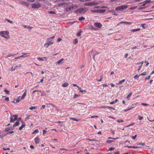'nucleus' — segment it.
<instances>
[{
	"mask_svg": "<svg viewBox=\"0 0 154 154\" xmlns=\"http://www.w3.org/2000/svg\"><path fill=\"white\" fill-rule=\"evenodd\" d=\"M0 36L5 38H8L7 37L9 38V32L7 31H0Z\"/></svg>",
	"mask_w": 154,
	"mask_h": 154,
	"instance_id": "obj_1",
	"label": "nucleus"
},
{
	"mask_svg": "<svg viewBox=\"0 0 154 154\" xmlns=\"http://www.w3.org/2000/svg\"><path fill=\"white\" fill-rule=\"evenodd\" d=\"M31 7L33 9H37L41 7V5L40 3L36 2L31 4Z\"/></svg>",
	"mask_w": 154,
	"mask_h": 154,
	"instance_id": "obj_2",
	"label": "nucleus"
},
{
	"mask_svg": "<svg viewBox=\"0 0 154 154\" xmlns=\"http://www.w3.org/2000/svg\"><path fill=\"white\" fill-rule=\"evenodd\" d=\"M86 11V9L85 8H81L77 9L75 12L78 14H80L85 13Z\"/></svg>",
	"mask_w": 154,
	"mask_h": 154,
	"instance_id": "obj_3",
	"label": "nucleus"
},
{
	"mask_svg": "<svg viewBox=\"0 0 154 154\" xmlns=\"http://www.w3.org/2000/svg\"><path fill=\"white\" fill-rule=\"evenodd\" d=\"M18 116L17 115H11L10 116V122L12 123L16 120H17V118Z\"/></svg>",
	"mask_w": 154,
	"mask_h": 154,
	"instance_id": "obj_4",
	"label": "nucleus"
},
{
	"mask_svg": "<svg viewBox=\"0 0 154 154\" xmlns=\"http://www.w3.org/2000/svg\"><path fill=\"white\" fill-rule=\"evenodd\" d=\"M127 5H122L116 8L115 10L116 11H120L121 10H123L124 9H126L127 8Z\"/></svg>",
	"mask_w": 154,
	"mask_h": 154,
	"instance_id": "obj_5",
	"label": "nucleus"
},
{
	"mask_svg": "<svg viewBox=\"0 0 154 154\" xmlns=\"http://www.w3.org/2000/svg\"><path fill=\"white\" fill-rule=\"evenodd\" d=\"M20 3L21 5L25 6L27 7H29L30 6V5L29 3H28L25 1H21L20 2Z\"/></svg>",
	"mask_w": 154,
	"mask_h": 154,
	"instance_id": "obj_6",
	"label": "nucleus"
},
{
	"mask_svg": "<svg viewBox=\"0 0 154 154\" xmlns=\"http://www.w3.org/2000/svg\"><path fill=\"white\" fill-rule=\"evenodd\" d=\"M94 25L95 27H97L99 29L101 28L102 26L101 23L98 22L94 23Z\"/></svg>",
	"mask_w": 154,
	"mask_h": 154,
	"instance_id": "obj_7",
	"label": "nucleus"
},
{
	"mask_svg": "<svg viewBox=\"0 0 154 154\" xmlns=\"http://www.w3.org/2000/svg\"><path fill=\"white\" fill-rule=\"evenodd\" d=\"M151 2V1L150 0H146V1H144L142 3H142L143 5H142V6H144L145 5Z\"/></svg>",
	"mask_w": 154,
	"mask_h": 154,
	"instance_id": "obj_8",
	"label": "nucleus"
},
{
	"mask_svg": "<svg viewBox=\"0 0 154 154\" xmlns=\"http://www.w3.org/2000/svg\"><path fill=\"white\" fill-rule=\"evenodd\" d=\"M22 55H21V56H20V57H17V58H15V59L18 58L20 57H27V56H29V55H26L27 54L25 53H22Z\"/></svg>",
	"mask_w": 154,
	"mask_h": 154,
	"instance_id": "obj_9",
	"label": "nucleus"
},
{
	"mask_svg": "<svg viewBox=\"0 0 154 154\" xmlns=\"http://www.w3.org/2000/svg\"><path fill=\"white\" fill-rule=\"evenodd\" d=\"M89 29L91 30H94V31H97L98 30V29L95 28L94 26L93 25H91L90 26H89Z\"/></svg>",
	"mask_w": 154,
	"mask_h": 154,
	"instance_id": "obj_10",
	"label": "nucleus"
},
{
	"mask_svg": "<svg viewBox=\"0 0 154 154\" xmlns=\"http://www.w3.org/2000/svg\"><path fill=\"white\" fill-rule=\"evenodd\" d=\"M34 141L35 143L36 144H38L40 142L39 139L38 137H36L35 138Z\"/></svg>",
	"mask_w": 154,
	"mask_h": 154,
	"instance_id": "obj_11",
	"label": "nucleus"
},
{
	"mask_svg": "<svg viewBox=\"0 0 154 154\" xmlns=\"http://www.w3.org/2000/svg\"><path fill=\"white\" fill-rule=\"evenodd\" d=\"M78 8V6L76 5H72V6L69 8V10H70L71 8L76 9Z\"/></svg>",
	"mask_w": 154,
	"mask_h": 154,
	"instance_id": "obj_12",
	"label": "nucleus"
},
{
	"mask_svg": "<svg viewBox=\"0 0 154 154\" xmlns=\"http://www.w3.org/2000/svg\"><path fill=\"white\" fill-rule=\"evenodd\" d=\"M27 92V91L26 90H25V92H24V93L23 94V95L22 97H20V100H23L24 99V97H26V92Z\"/></svg>",
	"mask_w": 154,
	"mask_h": 154,
	"instance_id": "obj_13",
	"label": "nucleus"
},
{
	"mask_svg": "<svg viewBox=\"0 0 154 154\" xmlns=\"http://www.w3.org/2000/svg\"><path fill=\"white\" fill-rule=\"evenodd\" d=\"M53 44V42H50L48 43L45 44H44L45 46H46L47 48H48L50 45H51Z\"/></svg>",
	"mask_w": 154,
	"mask_h": 154,
	"instance_id": "obj_14",
	"label": "nucleus"
},
{
	"mask_svg": "<svg viewBox=\"0 0 154 154\" xmlns=\"http://www.w3.org/2000/svg\"><path fill=\"white\" fill-rule=\"evenodd\" d=\"M64 60V59L63 58H62L60 60H59L58 61H57V62L56 63L57 64H60V63H61L62 61H63Z\"/></svg>",
	"mask_w": 154,
	"mask_h": 154,
	"instance_id": "obj_15",
	"label": "nucleus"
},
{
	"mask_svg": "<svg viewBox=\"0 0 154 154\" xmlns=\"http://www.w3.org/2000/svg\"><path fill=\"white\" fill-rule=\"evenodd\" d=\"M91 6H96L98 4V3L97 2H91Z\"/></svg>",
	"mask_w": 154,
	"mask_h": 154,
	"instance_id": "obj_16",
	"label": "nucleus"
},
{
	"mask_svg": "<svg viewBox=\"0 0 154 154\" xmlns=\"http://www.w3.org/2000/svg\"><path fill=\"white\" fill-rule=\"evenodd\" d=\"M69 85V84L67 82H65L63 84L62 86L65 87H67Z\"/></svg>",
	"mask_w": 154,
	"mask_h": 154,
	"instance_id": "obj_17",
	"label": "nucleus"
},
{
	"mask_svg": "<svg viewBox=\"0 0 154 154\" xmlns=\"http://www.w3.org/2000/svg\"><path fill=\"white\" fill-rule=\"evenodd\" d=\"M20 123L18 121H17L13 125V127L14 128L18 126L19 125Z\"/></svg>",
	"mask_w": 154,
	"mask_h": 154,
	"instance_id": "obj_18",
	"label": "nucleus"
},
{
	"mask_svg": "<svg viewBox=\"0 0 154 154\" xmlns=\"http://www.w3.org/2000/svg\"><path fill=\"white\" fill-rule=\"evenodd\" d=\"M140 30V28H137L135 29H132L131 30V32H136L139 31Z\"/></svg>",
	"mask_w": 154,
	"mask_h": 154,
	"instance_id": "obj_19",
	"label": "nucleus"
},
{
	"mask_svg": "<svg viewBox=\"0 0 154 154\" xmlns=\"http://www.w3.org/2000/svg\"><path fill=\"white\" fill-rule=\"evenodd\" d=\"M118 101V99H115V100H114L112 102H110V104L112 105L113 104H115L117 103Z\"/></svg>",
	"mask_w": 154,
	"mask_h": 154,
	"instance_id": "obj_20",
	"label": "nucleus"
},
{
	"mask_svg": "<svg viewBox=\"0 0 154 154\" xmlns=\"http://www.w3.org/2000/svg\"><path fill=\"white\" fill-rule=\"evenodd\" d=\"M125 79H122L119 81L118 83L117 84L118 85H120L121 84H122L123 82H124L125 81Z\"/></svg>",
	"mask_w": 154,
	"mask_h": 154,
	"instance_id": "obj_21",
	"label": "nucleus"
},
{
	"mask_svg": "<svg viewBox=\"0 0 154 154\" xmlns=\"http://www.w3.org/2000/svg\"><path fill=\"white\" fill-rule=\"evenodd\" d=\"M10 130H13V129L11 127L10 128H6L5 129V132L8 131Z\"/></svg>",
	"mask_w": 154,
	"mask_h": 154,
	"instance_id": "obj_22",
	"label": "nucleus"
},
{
	"mask_svg": "<svg viewBox=\"0 0 154 154\" xmlns=\"http://www.w3.org/2000/svg\"><path fill=\"white\" fill-rule=\"evenodd\" d=\"M91 12L93 13H99V10H91Z\"/></svg>",
	"mask_w": 154,
	"mask_h": 154,
	"instance_id": "obj_23",
	"label": "nucleus"
},
{
	"mask_svg": "<svg viewBox=\"0 0 154 154\" xmlns=\"http://www.w3.org/2000/svg\"><path fill=\"white\" fill-rule=\"evenodd\" d=\"M25 127V124H23L19 128V130L20 131L22 130L24 127Z\"/></svg>",
	"mask_w": 154,
	"mask_h": 154,
	"instance_id": "obj_24",
	"label": "nucleus"
},
{
	"mask_svg": "<svg viewBox=\"0 0 154 154\" xmlns=\"http://www.w3.org/2000/svg\"><path fill=\"white\" fill-rule=\"evenodd\" d=\"M18 67V66H16L14 67H12L11 68V71H13L15 70Z\"/></svg>",
	"mask_w": 154,
	"mask_h": 154,
	"instance_id": "obj_25",
	"label": "nucleus"
},
{
	"mask_svg": "<svg viewBox=\"0 0 154 154\" xmlns=\"http://www.w3.org/2000/svg\"><path fill=\"white\" fill-rule=\"evenodd\" d=\"M70 119L73 120L74 121H75L76 122H78L80 120V119H77L75 118H70Z\"/></svg>",
	"mask_w": 154,
	"mask_h": 154,
	"instance_id": "obj_26",
	"label": "nucleus"
},
{
	"mask_svg": "<svg viewBox=\"0 0 154 154\" xmlns=\"http://www.w3.org/2000/svg\"><path fill=\"white\" fill-rule=\"evenodd\" d=\"M132 92H131L128 95H127V98L128 100L129 98H130L131 97V95H132Z\"/></svg>",
	"mask_w": 154,
	"mask_h": 154,
	"instance_id": "obj_27",
	"label": "nucleus"
},
{
	"mask_svg": "<svg viewBox=\"0 0 154 154\" xmlns=\"http://www.w3.org/2000/svg\"><path fill=\"white\" fill-rule=\"evenodd\" d=\"M106 12V10H99V13H104Z\"/></svg>",
	"mask_w": 154,
	"mask_h": 154,
	"instance_id": "obj_28",
	"label": "nucleus"
},
{
	"mask_svg": "<svg viewBox=\"0 0 154 154\" xmlns=\"http://www.w3.org/2000/svg\"><path fill=\"white\" fill-rule=\"evenodd\" d=\"M37 108V106H31L30 107H29V109L30 110H32V109H35Z\"/></svg>",
	"mask_w": 154,
	"mask_h": 154,
	"instance_id": "obj_29",
	"label": "nucleus"
},
{
	"mask_svg": "<svg viewBox=\"0 0 154 154\" xmlns=\"http://www.w3.org/2000/svg\"><path fill=\"white\" fill-rule=\"evenodd\" d=\"M85 19V18L84 17H79V21H82V20H84Z\"/></svg>",
	"mask_w": 154,
	"mask_h": 154,
	"instance_id": "obj_30",
	"label": "nucleus"
},
{
	"mask_svg": "<svg viewBox=\"0 0 154 154\" xmlns=\"http://www.w3.org/2000/svg\"><path fill=\"white\" fill-rule=\"evenodd\" d=\"M113 142V140H107L106 141V143H111Z\"/></svg>",
	"mask_w": 154,
	"mask_h": 154,
	"instance_id": "obj_31",
	"label": "nucleus"
},
{
	"mask_svg": "<svg viewBox=\"0 0 154 154\" xmlns=\"http://www.w3.org/2000/svg\"><path fill=\"white\" fill-rule=\"evenodd\" d=\"M84 5L85 6H91V3H85Z\"/></svg>",
	"mask_w": 154,
	"mask_h": 154,
	"instance_id": "obj_32",
	"label": "nucleus"
},
{
	"mask_svg": "<svg viewBox=\"0 0 154 154\" xmlns=\"http://www.w3.org/2000/svg\"><path fill=\"white\" fill-rule=\"evenodd\" d=\"M100 79H96V80H97V81H98V82H100L102 80H103V77L102 75H101L100 76Z\"/></svg>",
	"mask_w": 154,
	"mask_h": 154,
	"instance_id": "obj_33",
	"label": "nucleus"
},
{
	"mask_svg": "<svg viewBox=\"0 0 154 154\" xmlns=\"http://www.w3.org/2000/svg\"><path fill=\"white\" fill-rule=\"evenodd\" d=\"M38 129H36L34 131L32 132V134H35L36 133H38Z\"/></svg>",
	"mask_w": 154,
	"mask_h": 154,
	"instance_id": "obj_34",
	"label": "nucleus"
},
{
	"mask_svg": "<svg viewBox=\"0 0 154 154\" xmlns=\"http://www.w3.org/2000/svg\"><path fill=\"white\" fill-rule=\"evenodd\" d=\"M78 42V40L77 38H75V40H74L73 43L74 44H77Z\"/></svg>",
	"mask_w": 154,
	"mask_h": 154,
	"instance_id": "obj_35",
	"label": "nucleus"
},
{
	"mask_svg": "<svg viewBox=\"0 0 154 154\" xmlns=\"http://www.w3.org/2000/svg\"><path fill=\"white\" fill-rule=\"evenodd\" d=\"M117 122H124V121L122 119H120L117 120Z\"/></svg>",
	"mask_w": 154,
	"mask_h": 154,
	"instance_id": "obj_36",
	"label": "nucleus"
},
{
	"mask_svg": "<svg viewBox=\"0 0 154 154\" xmlns=\"http://www.w3.org/2000/svg\"><path fill=\"white\" fill-rule=\"evenodd\" d=\"M41 92V91L39 90H34V91H33V92H32V94H33L34 93H35V92Z\"/></svg>",
	"mask_w": 154,
	"mask_h": 154,
	"instance_id": "obj_37",
	"label": "nucleus"
},
{
	"mask_svg": "<svg viewBox=\"0 0 154 154\" xmlns=\"http://www.w3.org/2000/svg\"><path fill=\"white\" fill-rule=\"evenodd\" d=\"M98 117V116H91V118H97Z\"/></svg>",
	"mask_w": 154,
	"mask_h": 154,
	"instance_id": "obj_38",
	"label": "nucleus"
},
{
	"mask_svg": "<svg viewBox=\"0 0 154 154\" xmlns=\"http://www.w3.org/2000/svg\"><path fill=\"white\" fill-rule=\"evenodd\" d=\"M5 20H7V21L8 22V23H13V21L8 19H5Z\"/></svg>",
	"mask_w": 154,
	"mask_h": 154,
	"instance_id": "obj_39",
	"label": "nucleus"
},
{
	"mask_svg": "<svg viewBox=\"0 0 154 154\" xmlns=\"http://www.w3.org/2000/svg\"><path fill=\"white\" fill-rule=\"evenodd\" d=\"M115 149V147H111L109 148L108 151H112Z\"/></svg>",
	"mask_w": 154,
	"mask_h": 154,
	"instance_id": "obj_40",
	"label": "nucleus"
},
{
	"mask_svg": "<svg viewBox=\"0 0 154 154\" xmlns=\"http://www.w3.org/2000/svg\"><path fill=\"white\" fill-rule=\"evenodd\" d=\"M80 95L77 94H75L73 97V98H76L79 97Z\"/></svg>",
	"mask_w": 154,
	"mask_h": 154,
	"instance_id": "obj_41",
	"label": "nucleus"
},
{
	"mask_svg": "<svg viewBox=\"0 0 154 154\" xmlns=\"http://www.w3.org/2000/svg\"><path fill=\"white\" fill-rule=\"evenodd\" d=\"M151 78V76L149 75L148 76H146V78H145V80H149L150 79V78Z\"/></svg>",
	"mask_w": 154,
	"mask_h": 154,
	"instance_id": "obj_42",
	"label": "nucleus"
},
{
	"mask_svg": "<svg viewBox=\"0 0 154 154\" xmlns=\"http://www.w3.org/2000/svg\"><path fill=\"white\" fill-rule=\"evenodd\" d=\"M138 118H139V119L141 120L143 119V117L141 116H138Z\"/></svg>",
	"mask_w": 154,
	"mask_h": 154,
	"instance_id": "obj_43",
	"label": "nucleus"
},
{
	"mask_svg": "<svg viewBox=\"0 0 154 154\" xmlns=\"http://www.w3.org/2000/svg\"><path fill=\"white\" fill-rule=\"evenodd\" d=\"M48 13H49L50 14H55L56 13L54 11H48Z\"/></svg>",
	"mask_w": 154,
	"mask_h": 154,
	"instance_id": "obj_44",
	"label": "nucleus"
},
{
	"mask_svg": "<svg viewBox=\"0 0 154 154\" xmlns=\"http://www.w3.org/2000/svg\"><path fill=\"white\" fill-rule=\"evenodd\" d=\"M106 108H110V109H113V110H115V108H113V107H112V106H106Z\"/></svg>",
	"mask_w": 154,
	"mask_h": 154,
	"instance_id": "obj_45",
	"label": "nucleus"
},
{
	"mask_svg": "<svg viewBox=\"0 0 154 154\" xmlns=\"http://www.w3.org/2000/svg\"><path fill=\"white\" fill-rule=\"evenodd\" d=\"M4 92H5V93H6V94H9V91L7 90L6 89H5L4 90Z\"/></svg>",
	"mask_w": 154,
	"mask_h": 154,
	"instance_id": "obj_46",
	"label": "nucleus"
},
{
	"mask_svg": "<svg viewBox=\"0 0 154 154\" xmlns=\"http://www.w3.org/2000/svg\"><path fill=\"white\" fill-rule=\"evenodd\" d=\"M3 149L4 150L6 151V150H10V149L9 148H3Z\"/></svg>",
	"mask_w": 154,
	"mask_h": 154,
	"instance_id": "obj_47",
	"label": "nucleus"
},
{
	"mask_svg": "<svg viewBox=\"0 0 154 154\" xmlns=\"http://www.w3.org/2000/svg\"><path fill=\"white\" fill-rule=\"evenodd\" d=\"M146 75V72H144L142 73L140 75H139V76L140 75Z\"/></svg>",
	"mask_w": 154,
	"mask_h": 154,
	"instance_id": "obj_48",
	"label": "nucleus"
},
{
	"mask_svg": "<svg viewBox=\"0 0 154 154\" xmlns=\"http://www.w3.org/2000/svg\"><path fill=\"white\" fill-rule=\"evenodd\" d=\"M139 75H136L134 76V79H136L138 78H139Z\"/></svg>",
	"mask_w": 154,
	"mask_h": 154,
	"instance_id": "obj_49",
	"label": "nucleus"
},
{
	"mask_svg": "<svg viewBox=\"0 0 154 154\" xmlns=\"http://www.w3.org/2000/svg\"><path fill=\"white\" fill-rule=\"evenodd\" d=\"M15 54H9L7 56V57H10L11 56H15Z\"/></svg>",
	"mask_w": 154,
	"mask_h": 154,
	"instance_id": "obj_50",
	"label": "nucleus"
},
{
	"mask_svg": "<svg viewBox=\"0 0 154 154\" xmlns=\"http://www.w3.org/2000/svg\"><path fill=\"white\" fill-rule=\"evenodd\" d=\"M45 107V105H43L42 106L41 108V109H44Z\"/></svg>",
	"mask_w": 154,
	"mask_h": 154,
	"instance_id": "obj_51",
	"label": "nucleus"
},
{
	"mask_svg": "<svg viewBox=\"0 0 154 154\" xmlns=\"http://www.w3.org/2000/svg\"><path fill=\"white\" fill-rule=\"evenodd\" d=\"M14 133V131H11L8 132H7V134H11L12 133Z\"/></svg>",
	"mask_w": 154,
	"mask_h": 154,
	"instance_id": "obj_52",
	"label": "nucleus"
},
{
	"mask_svg": "<svg viewBox=\"0 0 154 154\" xmlns=\"http://www.w3.org/2000/svg\"><path fill=\"white\" fill-rule=\"evenodd\" d=\"M142 67V65H141L139 67V68H138L137 71L139 72L140 70L141 69Z\"/></svg>",
	"mask_w": 154,
	"mask_h": 154,
	"instance_id": "obj_53",
	"label": "nucleus"
},
{
	"mask_svg": "<svg viewBox=\"0 0 154 154\" xmlns=\"http://www.w3.org/2000/svg\"><path fill=\"white\" fill-rule=\"evenodd\" d=\"M47 132V131H46L45 130H43V135H45V134H46Z\"/></svg>",
	"mask_w": 154,
	"mask_h": 154,
	"instance_id": "obj_54",
	"label": "nucleus"
},
{
	"mask_svg": "<svg viewBox=\"0 0 154 154\" xmlns=\"http://www.w3.org/2000/svg\"><path fill=\"white\" fill-rule=\"evenodd\" d=\"M54 37H55V36H53V37H51V38H48V39H47V41L48 42H49L50 39L53 38H54Z\"/></svg>",
	"mask_w": 154,
	"mask_h": 154,
	"instance_id": "obj_55",
	"label": "nucleus"
},
{
	"mask_svg": "<svg viewBox=\"0 0 154 154\" xmlns=\"http://www.w3.org/2000/svg\"><path fill=\"white\" fill-rule=\"evenodd\" d=\"M136 137H137V135H135L134 136H132V139H133L135 140V139H136Z\"/></svg>",
	"mask_w": 154,
	"mask_h": 154,
	"instance_id": "obj_56",
	"label": "nucleus"
},
{
	"mask_svg": "<svg viewBox=\"0 0 154 154\" xmlns=\"http://www.w3.org/2000/svg\"><path fill=\"white\" fill-rule=\"evenodd\" d=\"M37 59L38 60H41L42 61H43L44 60L43 58H41V57L38 58Z\"/></svg>",
	"mask_w": 154,
	"mask_h": 154,
	"instance_id": "obj_57",
	"label": "nucleus"
},
{
	"mask_svg": "<svg viewBox=\"0 0 154 154\" xmlns=\"http://www.w3.org/2000/svg\"><path fill=\"white\" fill-rule=\"evenodd\" d=\"M125 24H131V23L130 22L125 21Z\"/></svg>",
	"mask_w": 154,
	"mask_h": 154,
	"instance_id": "obj_58",
	"label": "nucleus"
},
{
	"mask_svg": "<svg viewBox=\"0 0 154 154\" xmlns=\"http://www.w3.org/2000/svg\"><path fill=\"white\" fill-rule=\"evenodd\" d=\"M76 35H77L78 36H80L81 35V32H77Z\"/></svg>",
	"mask_w": 154,
	"mask_h": 154,
	"instance_id": "obj_59",
	"label": "nucleus"
},
{
	"mask_svg": "<svg viewBox=\"0 0 154 154\" xmlns=\"http://www.w3.org/2000/svg\"><path fill=\"white\" fill-rule=\"evenodd\" d=\"M138 145H141L142 146H144L145 145V144L144 143H139L138 144Z\"/></svg>",
	"mask_w": 154,
	"mask_h": 154,
	"instance_id": "obj_60",
	"label": "nucleus"
},
{
	"mask_svg": "<svg viewBox=\"0 0 154 154\" xmlns=\"http://www.w3.org/2000/svg\"><path fill=\"white\" fill-rule=\"evenodd\" d=\"M61 40H62L61 38H58V39H57V41H58V42H59L61 41Z\"/></svg>",
	"mask_w": 154,
	"mask_h": 154,
	"instance_id": "obj_61",
	"label": "nucleus"
},
{
	"mask_svg": "<svg viewBox=\"0 0 154 154\" xmlns=\"http://www.w3.org/2000/svg\"><path fill=\"white\" fill-rule=\"evenodd\" d=\"M141 104L145 106H148L149 105V104L147 103H141Z\"/></svg>",
	"mask_w": 154,
	"mask_h": 154,
	"instance_id": "obj_62",
	"label": "nucleus"
},
{
	"mask_svg": "<svg viewBox=\"0 0 154 154\" xmlns=\"http://www.w3.org/2000/svg\"><path fill=\"white\" fill-rule=\"evenodd\" d=\"M32 27H31L28 26L27 28L31 30L32 29Z\"/></svg>",
	"mask_w": 154,
	"mask_h": 154,
	"instance_id": "obj_63",
	"label": "nucleus"
},
{
	"mask_svg": "<svg viewBox=\"0 0 154 154\" xmlns=\"http://www.w3.org/2000/svg\"><path fill=\"white\" fill-rule=\"evenodd\" d=\"M20 97H18V99L17 100H16V102L17 103H18L20 101V100L19 99V98Z\"/></svg>",
	"mask_w": 154,
	"mask_h": 154,
	"instance_id": "obj_64",
	"label": "nucleus"
}]
</instances>
